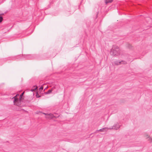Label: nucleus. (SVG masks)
Returning <instances> with one entry per match:
<instances>
[{
	"label": "nucleus",
	"instance_id": "nucleus-14",
	"mask_svg": "<svg viewBox=\"0 0 152 152\" xmlns=\"http://www.w3.org/2000/svg\"><path fill=\"white\" fill-rule=\"evenodd\" d=\"M43 89V87L42 86H41L40 87V88H39V89L40 90H42Z\"/></svg>",
	"mask_w": 152,
	"mask_h": 152
},
{
	"label": "nucleus",
	"instance_id": "nucleus-7",
	"mask_svg": "<svg viewBox=\"0 0 152 152\" xmlns=\"http://www.w3.org/2000/svg\"><path fill=\"white\" fill-rule=\"evenodd\" d=\"M17 95H16V96L12 98V99H14V103L17 102L18 101V99L16 98Z\"/></svg>",
	"mask_w": 152,
	"mask_h": 152
},
{
	"label": "nucleus",
	"instance_id": "nucleus-6",
	"mask_svg": "<svg viewBox=\"0 0 152 152\" xmlns=\"http://www.w3.org/2000/svg\"><path fill=\"white\" fill-rule=\"evenodd\" d=\"M114 63L116 65H119L121 64V62L118 61H114Z\"/></svg>",
	"mask_w": 152,
	"mask_h": 152
},
{
	"label": "nucleus",
	"instance_id": "nucleus-8",
	"mask_svg": "<svg viewBox=\"0 0 152 152\" xmlns=\"http://www.w3.org/2000/svg\"><path fill=\"white\" fill-rule=\"evenodd\" d=\"M106 4L111 3L113 1V0H104Z\"/></svg>",
	"mask_w": 152,
	"mask_h": 152
},
{
	"label": "nucleus",
	"instance_id": "nucleus-16",
	"mask_svg": "<svg viewBox=\"0 0 152 152\" xmlns=\"http://www.w3.org/2000/svg\"><path fill=\"white\" fill-rule=\"evenodd\" d=\"M149 140H151V141H152V138H149Z\"/></svg>",
	"mask_w": 152,
	"mask_h": 152
},
{
	"label": "nucleus",
	"instance_id": "nucleus-18",
	"mask_svg": "<svg viewBox=\"0 0 152 152\" xmlns=\"http://www.w3.org/2000/svg\"><path fill=\"white\" fill-rule=\"evenodd\" d=\"M97 14H96V17H97Z\"/></svg>",
	"mask_w": 152,
	"mask_h": 152
},
{
	"label": "nucleus",
	"instance_id": "nucleus-11",
	"mask_svg": "<svg viewBox=\"0 0 152 152\" xmlns=\"http://www.w3.org/2000/svg\"><path fill=\"white\" fill-rule=\"evenodd\" d=\"M24 93V92H23L20 95V99H21V98H22V96Z\"/></svg>",
	"mask_w": 152,
	"mask_h": 152
},
{
	"label": "nucleus",
	"instance_id": "nucleus-17",
	"mask_svg": "<svg viewBox=\"0 0 152 152\" xmlns=\"http://www.w3.org/2000/svg\"><path fill=\"white\" fill-rule=\"evenodd\" d=\"M37 88V87H36V88H34V89L36 90V89Z\"/></svg>",
	"mask_w": 152,
	"mask_h": 152
},
{
	"label": "nucleus",
	"instance_id": "nucleus-1",
	"mask_svg": "<svg viewBox=\"0 0 152 152\" xmlns=\"http://www.w3.org/2000/svg\"><path fill=\"white\" fill-rule=\"evenodd\" d=\"M110 54L113 56H118L120 54V50L118 46L113 45V48L111 49Z\"/></svg>",
	"mask_w": 152,
	"mask_h": 152
},
{
	"label": "nucleus",
	"instance_id": "nucleus-5",
	"mask_svg": "<svg viewBox=\"0 0 152 152\" xmlns=\"http://www.w3.org/2000/svg\"><path fill=\"white\" fill-rule=\"evenodd\" d=\"M106 129H109L107 127H104L103 128L100 129L99 130H97L96 132V133H97L99 131H101V132H104V130H105Z\"/></svg>",
	"mask_w": 152,
	"mask_h": 152
},
{
	"label": "nucleus",
	"instance_id": "nucleus-12",
	"mask_svg": "<svg viewBox=\"0 0 152 152\" xmlns=\"http://www.w3.org/2000/svg\"><path fill=\"white\" fill-rule=\"evenodd\" d=\"M14 57H10V58H7V60H10V59H12V60H13V59H14Z\"/></svg>",
	"mask_w": 152,
	"mask_h": 152
},
{
	"label": "nucleus",
	"instance_id": "nucleus-10",
	"mask_svg": "<svg viewBox=\"0 0 152 152\" xmlns=\"http://www.w3.org/2000/svg\"><path fill=\"white\" fill-rule=\"evenodd\" d=\"M121 64H127L126 62L125 61H121Z\"/></svg>",
	"mask_w": 152,
	"mask_h": 152
},
{
	"label": "nucleus",
	"instance_id": "nucleus-13",
	"mask_svg": "<svg viewBox=\"0 0 152 152\" xmlns=\"http://www.w3.org/2000/svg\"><path fill=\"white\" fill-rule=\"evenodd\" d=\"M3 18L1 16H0V23L3 20Z\"/></svg>",
	"mask_w": 152,
	"mask_h": 152
},
{
	"label": "nucleus",
	"instance_id": "nucleus-4",
	"mask_svg": "<svg viewBox=\"0 0 152 152\" xmlns=\"http://www.w3.org/2000/svg\"><path fill=\"white\" fill-rule=\"evenodd\" d=\"M44 114L46 115H47L48 116L47 117V118H52L54 117V115L52 114H51V113L46 114V113H44Z\"/></svg>",
	"mask_w": 152,
	"mask_h": 152
},
{
	"label": "nucleus",
	"instance_id": "nucleus-15",
	"mask_svg": "<svg viewBox=\"0 0 152 152\" xmlns=\"http://www.w3.org/2000/svg\"><path fill=\"white\" fill-rule=\"evenodd\" d=\"M37 94H38V95H37V94H36V96H37V98H39V97H40V96L39 95H38V93H37Z\"/></svg>",
	"mask_w": 152,
	"mask_h": 152
},
{
	"label": "nucleus",
	"instance_id": "nucleus-2",
	"mask_svg": "<svg viewBox=\"0 0 152 152\" xmlns=\"http://www.w3.org/2000/svg\"><path fill=\"white\" fill-rule=\"evenodd\" d=\"M120 125L118 123L115 124L113 126L110 127L108 128V129H113L115 130H117L120 128Z\"/></svg>",
	"mask_w": 152,
	"mask_h": 152
},
{
	"label": "nucleus",
	"instance_id": "nucleus-9",
	"mask_svg": "<svg viewBox=\"0 0 152 152\" xmlns=\"http://www.w3.org/2000/svg\"><path fill=\"white\" fill-rule=\"evenodd\" d=\"M52 91V89L48 90V91L46 93V94H50Z\"/></svg>",
	"mask_w": 152,
	"mask_h": 152
},
{
	"label": "nucleus",
	"instance_id": "nucleus-3",
	"mask_svg": "<svg viewBox=\"0 0 152 152\" xmlns=\"http://www.w3.org/2000/svg\"><path fill=\"white\" fill-rule=\"evenodd\" d=\"M24 56L26 59H31L33 58V56L30 55H24Z\"/></svg>",
	"mask_w": 152,
	"mask_h": 152
}]
</instances>
